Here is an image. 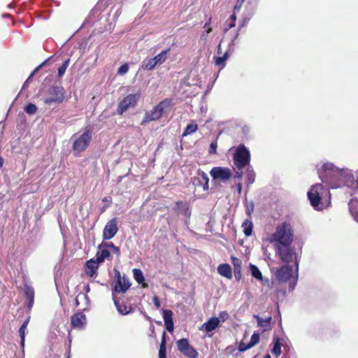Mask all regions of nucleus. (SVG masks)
I'll use <instances>...</instances> for the list:
<instances>
[{
    "instance_id": "obj_1",
    "label": "nucleus",
    "mask_w": 358,
    "mask_h": 358,
    "mask_svg": "<svg viewBox=\"0 0 358 358\" xmlns=\"http://www.w3.org/2000/svg\"><path fill=\"white\" fill-rule=\"evenodd\" d=\"M317 173L322 182L315 184L308 192L310 205L317 210L327 206V201L330 199L329 189H345L352 194L358 189V170L354 172L348 168H339L331 162H323L317 169Z\"/></svg>"
},
{
    "instance_id": "obj_2",
    "label": "nucleus",
    "mask_w": 358,
    "mask_h": 358,
    "mask_svg": "<svg viewBox=\"0 0 358 358\" xmlns=\"http://www.w3.org/2000/svg\"><path fill=\"white\" fill-rule=\"evenodd\" d=\"M268 240L271 243H276L275 248L290 246L293 241V229L291 224L287 222L279 224Z\"/></svg>"
},
{
    "instance_id": "obj_3",
    "label": "nucleus",
    "mask_w": 358,
    "mask_h": 358,
    "mask_svg": "<svg viewBox=\"0 0 358 358\" xmlns=\"http://www.w3.org/2000/svg\"><path fill=\"white\" fill-rule=\"evenodd\" d=\"M277 279L280 282L289 281V291H293L298 281V272L295 271V267L292 265H285L275 272Z\"/></svg>"
},
{
    "instance_id": "obj_4",
    "label": "nucleus",
    "mask_w": 358,
    "mask_h": 358,
    "mask_svg": "<svg viewBox=\"0 0 358 358\" xmlns=\"http://www.w3.org/2000/svg\"><path fill=\"white\" fill-rule=\"evenodd\" d=\"M65 90L63 87L52 85L44 93L43 100L45 105L56 106L62 103L65 99Z\"/></svg>"
},
{
    "instance_id": "obj_5",
    "label": "nucleus",
    "mask_w": 358,
    "mask_h": 358,
    "mask_svg": "<svg viewBox=\"0 0 358 358\" xmlns=\"http://www.w3.org/2000/svg\"><path fill=\"white\" fill-rule=\"evenodd\" d=\"M171 104L172 101L169 99L162 100L151 110L145 113L141 124H145L148 122L159 120L164 114H166L169 112Z\"/></svg>"
},
{
    "instance_id": "obj_6",
    "label": "nucleus",
    "mask_w": 358,
    "mask_h": 358,
    "mask_svg": "<svg viewBox=\"0 0 358 358\" xmlns=\"http://www.w3.org/2000/svg\"><path fill=\"white\" fill-rule=\"evenodd\" d=\"M92 138V131L89 127H85L82 134H74L71 139H73L72 149L75 154L77 155L85 150L88 148Z\"/></svg>"
},
{
    "instance_id": "obj_7",
    "label": "nucleus",
    "mask_w": 358,
    "mask_h": 358,
    "mask_svg": "<svg viewBox=\"0 0 358 358\" xmlns=\"http://www.w3.org/2000/svg\"><path fill=\"white\" fill-rule=\"evenodd\" d=\"M251 155L249 149L243 143L235 148L233 154L234 164L236 169H244L250 165Z\"/></svg>"
},
{
    "instance_id": "obj_8",
    "label": "nucleus",
    "mask_w": 358,
    "mask_h": 358,
    "mask_svg": "<svg viewBox=\"0 0 358 358\" xmlns=\"http://www.w3.org/2000/svg\"><path fill=\"white\" fill-rule=\"evenodd\" d=\"M276 249L277 252L278 253L281 260L287 263L293 262V266L295 267V271L296 272L299 271V260L298 258V254L295 252L292 249H291L290 246L286 247H278Z\"/></svg>"
},
{
    "instance_id": "obj_9",
    "label": "nucleus",
    "mask_w": 358,
    "mask_h": 358,
    "mask_svg": "<svg viewBox=\"0 0 358 358\" xmlns=\"http://www.w3.org/2000/svg\"><path fill=\"white\" fill-rule=\"evenodd\" d=\"M140 96L141 94L138 92L136 94H129L124 97L121 101H120L117 106V114L122 115L129 108H134L139 100Z\"/></svg>"
},
{
    "instance_id": "obj_10",
    "label": "nucleus",
    "mask_w": 358,
    "mask_h": 358,
    "mask_svg": "<svg viewBox=\"0 0 358 358\" xmlns=\"http://www.w3.org/2000/svg\"><path fill=\"white\" fill-rule=\"evenodd\" d=\"M178 350L182 353L183 355L186 356L188 358H198L199 353L196 350L193 348L188 339L187 338H181L176 342Z\"/></svg>"
},
{
    "instance_id": "obj_11",
    "label": "nucleus",
    "mask_w": 358,
    "mask_h": 358,
    "mask_svg": "<svg viewBox=\"0 0 358 358\" xmlns=\"http://www.w3.org/2000/svg\"><path fill=\"white\" fill-rule=\"evenodd\" d=\"M210 174L213 180H220L223 182L228 180L232 176L230 169L221 166L213 167L210 170Z\"/></svg>"
},
{
    "instance_id": "obj_12",
    "label": "nucleus",
    "mask_w": 358,
    "mask_h": 358,
    "mask_svg": "<svg viewBox=\"0 0 358 358\" xmlns=\"http://www.w3.org/2000/svg\"><path fill=\"white\" fill-rule=\"evenodd\" d=\"M192 180L194 186H202L204 191L209 189V178L202 170L198 169L196 175L192 178Z\"/></svg>"
},
{
    "instance_id": "obj_13",
    "label": "nucleus",
    "mask_w": 358,
    "mask_h": 358,
    "mask_svg": "<svg viewBox=\"0 0 358 358\" xmlns=\"http://www.w3.org/2000/svg\"><path fill=\"white\" fill-rule=\"evenodd\" d=\"M118 231L117 222L116 218L110 220L104 227L103 231V240H110L113 238Z\"/></svg>"
},
{
    "instance_id": "obj_14",
    "label": "nucleus",
    "mask_w": 358,
    "mask_h": 358,
    "mask_svg": "<svg viewBox=\"0 0 358 358\" xmlns=\"http://www.w3.org/2000/svg\"><path fill=\"white\" fill-rule=\"evenodd\" d=\"M287 342H289L287 338H280L277 336H274L273 337V348L271 349V352L276 357H279L282 353V346H283L285 348L287 345Z\"/></svg>"
},
{
    "instance_id": "obj_15",
    "label": "nucleus",
    "mask_w": 358,
    "mask_h": 358,
    "mask_svg": "<svg viewBox=\"0 0 358 358\" xmlns=\"http://www.w3.org/2000/svg\"><path fill=\"white\" fill-rule=\"evenodd\" d=\"M71 326L74 329H85L87 324V318L85 315L81 312L74 314L71 317Z\"/></svg>"
},
{
    "instance_id": "obj_16",
    "label": "nucleus",
    "mask_w": 358,
    "mask_h": 358,
    "mask_svg": "<svg viewBox=\"0 0 358 358\" xmlns=\"http://www.w3.org/2000/svg\"><path fill=\"white\" fill-rule=\"evenodd\" d=\"M131 283L129 282V278H127L125 275L122 276V278L117 279L114 285V291L115 292H122L124 293L130 287Z\"/></svg>"
},
{
    "instance_id": "obj_17",
    "label": "nucleus",
    "mask_w": 358,
    "mask_h": 358,
    "mask_svg": "<svg viewBox=\"0 0 358 358\" xmlns=\"http://www.w3.org/2000/svg\"><path fill=\"white\" fill-rule=\"evenodd\" d=\"M173 312L171 310H163V319L164 321V324L166 327V329L172 332L174 329V324L173 322Z\"/></svg>"
},
{
    "instance_id": "obj_18",
    "label": "nucleus",
    "mask_w": 358,
    "mask_h": 358,
    "mask_svg": "<svg viewBox=\"0 0 358 358\" xmlns=\"http://www.w3.org/2000/svg\"><path fill=\"white\" fill-rule=\"evenodd\" d=\"M220 325V319L217 317H210L201 327V329L206 332L214 331Z\"/></svg>"
},
{
    "instance_id": "obj_19",
    "label": "nucleus",
    "mask_w": 358,
    "mask_h": 358,
    "mask_svg": "<svg viewBox=\"0 0 358 358\" xmlns=\"http://www.w3.org/2000/svg\"><path fill=\"white\" fill-rule=\"evenodd\" d=\"M113 299L114 301V304L120 314L122 315H126L133 312V308L130 306H127L124 303H120L116 299L114 294H113Z\"/></svg>"
},
{
    "instance_id": "obj_20",
    "label": "nucleus",
    "mask_w": 358,
    "mask_h": 358,
    "mask_svg": "<svg viewBox=\"0 0 358 358\" xmlns=\"http://www.w3.org/2000/svg\"><path fill=\"white\" fill-rule=\"evenodd\" d=\"M24 294L25 295V297L27 298L28 303H27V308L29 309H31L34 305V290L33 287L31 286L25 284L23 288Z\"/></svg>"
},
{
    "instance_id": "obj_21",
    "label": "nucleus",
    "mask_w": 358,
    "mask_h": 358,
    "mask_svg": "<svg viewBox=\"0 0 358 358\" xmlns=\"http://www.w3.org/2000/svg\"><path fill=\"white\" fill-rule=\"evenodd\" d=\"M99 263L101 262H99L97 258L96 259H91L87 262L86 266L89 269L88 274L90 277H93L96 273Z\"/></svg>"
},
{
    "instance_id": "obj_22",
    "label": "nucleus",
    "mask_w": 358,
    "mask_h": 358,
    "mask_svg": "<svg viewBox=\"0 0 358 358\" xmlns=\"http://www.w3.org/2000/svg\"><path fill=\"white\" fill-rule=\"evenodd\" d=\"M349 210L353 219L358 222V199L355 198L350 201Z\"/></svg>"
},
{
    "instance_id": "obj_23",
    "label": "nucleus",
    "mask_w": 358,
    "mask_h": 358,
    "mask_svg": "<svg viewBox=\"0 0 358 358\" xmlns=\"http://www.w3.org/2000/svg\"><path fill=\"white\" fill-rule=\"evenodd\" d=\"M217 272L222 276H224L228 279L232 278L231 268L228 264H222L218 266Z\"/></svg>"
},
{
    "instance_id": "obj_24",
    "label": "nucleus",
    "mask_w": 358,
    "mask_h": 358,
    "mask_svg": "<svg viewBox=\"0 0 358 358\" xmlns=\"http://www.w3.org/2000/svg\"><path fill=\"white\" fill-rule=\"evenodd\" d=\"M253 14H254L253 9H250V10L243 13L242 18L241 19V20L238 22V31H240L243 27H244L245 26H246L248 24L249 21L253 16Z\"/></svg>"
},
{
    "instance_id": "obj_25",
    "label": "nucleus",
    "mask_w": 358,
    "mask_h": 358,
    "mask_svg": "<svg viewBox=\"0 0 358 358\" xmlns=\"http://www.w3.org/2000/svg\"><path fill=\"white\" fill-rule=\"evenodd\" d=\"M99 251L96 253L97 259L99 262H103L106 258L110 256V250L106 248H101V243L98 247Z\"/></svg>"
},
{
    "instance_id": "obj_26",
    "label": "nucleus",
    "mask_w": 358,
    "mask_h": 358,
    "mask_svg": "<svg viewBox=\"0 0 358 358\" xmlns=\"http://www.w3.org/2000/svg\"><path fill=\"white\" fill-rule=\"evenodd\" d=\"M176 210L179 213L182 214L187 218L191 215V210L189 206L182 201L176 203Z\"/></svg>"
},
{
    "instance_id": "obj_27",
    "label": "nucleus",
    "mask_w": 358,
    "mask_h": 358,
    "mask_svg": "<svg viewBox=\"0 0 358 358\" xmlns=\"http://www.w3.org/2000/svg\"><path fill=\"white\" fill-rule=\"evenodd\" d=\"M170 51L171 49L169 48H166L154 57V59L156 61L157 65H161L165 62L168 58Z\"/></svg>"
},
{
    "instance_id": "obj_28",
    "label": "nucleus",
    "mask_w": 358,
    "mask_h": 358,
    "mask_svg": "<svg viewBox=\"0 0 358 358\" xmlns=\"http://www.w3.org/2000/svg\"><path fill=\"white\" fill-rule=\"evenodd\" d=\"M245 176L247 178V184L248 185H252L255 182V173L251 165H248L245 166Z\"/></svg>"
},
{
    "instance_id": "obj_29",
    "label": "nucleus",
    "mask_w": 358,
    "mask_h": 358,
    "mask_svg": "<svg viewBox=\"0 0 358 358\" xmlns=\"http://www.w3.org/2000/svg\"><path fill=\"white\" fill-rule=\"evenodd\" d=\"M29 322V317H28L27 319H26L24 321V322L22 323V324L21 325V327L19 329V334H20V345L22 347V348H24V345L26 331H27V328Z\"/></svg>"
},
{
    "instance_id": "obj_30",
    "label": "nucleus",
    "mask_w": 358,
    "mask_h": 358,
    "mask_svg": "<svg viewBox=\"0 0 358 358\" xmlns=\"http://www.w3.org/2000/svg\"><path fill=\"white\" fill-rule=\"evenodd\" d=\"M157 65L154 57L145 59L141 64V68L144 70L152 71Z\"/></svg>"
},
{
    "instance_id": "obj_31",
    "label": "nucleus",
    "mask_w": 358,
    "mask_h": 358,
    "mask_svg": "<svg viewBox=\"0 0 358 358\" xmlns=\"http://www.w3.org/2000/svg\"><path fill=\"white\" fill-rule=\"evenodd\" d=\"M166 333L164 331L159 350V358H166Z\"/></svg>"
},
{
    "instance_id": "obj_32",
    "label": "nucleus",
    "mask_w": 358,
    "mask_h": 358,
    "mask_svg": "<svg viewBox=\"0 0 358 358\" xmlns=\"http://www.w3.org/2000/svg\"><path fill=\"white\" fill-rule=\"evenodd\" d=\"M255 317L257 318V324L259 327L264 328V331L270 329L271 317H268L266 319H262L258 315H256Z\"/></svg>"
},
{
    "instance_id": "obj_33",
    "label": "nucleus",
    "mask_w": 358,
    "mask_h": 358,
    "mask_svg": "<svg viewBox=\"0 0 358 358\" xmlns=\"http://www.w3.org/2000/svg\"><path fill=\"white\" fill-rule=\"evenodd\" d=\"M249 266L252 276L258 280H263V276L259 268L252 264H250Z\"/></svg>"
},
{
    "instance_id": "obj_34",
    "label": "nucleus",
    "mask_w": 358,
    "mask_h": 358,
    "mask_svg": "<svg viewBox=\"0 0 358 358\" xmlns=\"http://www.w3.org/2000/svg\"><path fill=\"white\" fill-rule=\"evenodd\" d=\"M232 52H231L230 50H227L224 54L223 55V56L222 57H217L215 58V65L218 66H224V62H226V60L229 58L230 54H231Z\"/></svg>"
},
{
    "instance_id": "obj_35",
    "label": "nucleus",
    "mask_w": 358,
    "mask_h": 358,
    "mask_svg": "<svg viewBox=\"0 0 358 358\" xmlns=\"http://www.w3.org/2000/svg\"><path fill=\"white\" fill-rule=\"evenodd\" d=\"M197 129H198V125L194 122H192L185 129L182 136H186L188 135H191V134L195 133L197 131Z\"/></svg>"
},
{
    "instance_id": "obj_36",
    "label": "nucleus",
    "mask_w": 358,
    "mask_h": 358,
    "mask_svg": "<svg viewBox=\"0 0 358 358\" xmlns=\"http://www.w3.org/2000/svg\"><path fill=\"white\" fill-rule=\"evenodd\" d=\"M242 227L243 228L244 234L246 236H250L252 235L253 224L251 221L246 220L242 224Z\"/></svg>"
},
{
    "instance_id": "obj_37",
    "label": "nucleus",
    "mask_w": 358,
    "mask_h": 358,
    "mask_svg": "<svg viewBox=\"0 0 358 358\" xmlns=\"http://www.w3.org/2000/svg\"><path fill=\"white\" fill-rule=\"evenodd\" d=\"M134 278L138 284H142L144 282V275L142 271L139 268H134L132 270Z\"/></svg>"
},
{
    "instance_id": "obj_38",
    "label": "nucleus",
    "mask_w": 358,
    "mask_h": 358,
    "mask_svg": "<svg viewBox=\"0 0 358 358\" xmlns=\"http://www.w3.org/2000/svg\"><path fill=\"white\" fill-rule=\"evenodd\" d=\"M69 63H70V59L68 58L67 59H66L63 64H62V66H60L59 68H58V71H57V76L59 78H62L64 73H65V71L66 70V69L68 68L69 65Z\"/></svg>"
},
{
    "instance_id": "obj_39",
    "label": "nucleus",
    "mask_w": 358,
    "mask_h": 358,
    "mask_svg": "<svg viewBox=\"0 0 358 358\" xmlns=\"http://www.w3.org/2000/svg\"><path fill=\"white\" fill-rule=\"evenodd\" d=\"M101 248H106L109 250H110V252L115 254H118L120 252L119 248L116 247L113 243L102 242Z\"/></svg>"
},
{
    "instance_id": "obj_40",
    "label": "nucleus",
    "mask_w": 358,
    "mask_h": 358,
    "mask_svg": "<svg viewBox=\"0 0 358 358\" xmlns=\"http://www.w3.org/2000/svg\"><path fill=\"white\" fill-rule=\"evenodd\" d=\"M24 110L27 114L34 115L37 110V107L35 104L30 103H28L24 107Z\"/></svg>"
},
{
    "instance_id": "obj_41",
    "label": "nucleus",
    "mask_w": 358,
    "mask_h": 358,
    "mask_svg": "<svg viewBox=\"0 0 358 358\" xmlns=\"http://www.w3.org/2000/svg\"><path fill=\"white\" fill-rule=\"evenodd\" d=\"M259 339H260L259 334L257 332H254L252 334V335L250 338V341L248 343L252 348L259 342Z\"/></svg>"
},
{
    "instance_id": "obj_42",
    "label": "nucleus",
    "mask_w": 358,
    "mask_h": 358,
    "mask_svg": "<svg viewBox=\"0 0 358 358\" xmlns=\"http://www.w3.org/2000/svg\"><path fill=\"white\" fill-rule=\"evenodd\" d=\"M232 263L234 264V270L238 273V270H241V260L237 257H232Z\"/></svg>"
},
{
    "instance_id": "obj_43",
    "label": "nucleus",
    "mask_w": 358,
    "mask_h": 358,
    "mask_svg": "<svg viewBox=\"0 0 358 358\" xmlns=\"http://www.w3.org/2000/svg\"><path fill=\"white\" fill-rule=\"evenodd\" d=\"M239 36V31L238 30L236 33L235 36L233 37V38L231 40L230 43L229 44V47L227 50H230L231 52H234V45L235 42L237 40L238 37Z\"/></svg>"
},
{
    "instance_id": "obj_44",
    "label": "nucleus",
    "mask_w": 358,
    "mask_h": 358,
    "mask_svg": "<svg viewBox=\"0 0 358 358\" xmlns=\"http://www.w3.org/2000/svg\"><path fill=\"white\" fill-rule=\"evenodd\" d=\"M238 348L240 352H243L252 348V347L250 346V345L249 343L246 344L244 342L241 341L239 343Z\"/></svg>"
},
{
    "instance_id": "obj_45",
    "label": "nucleus",
    "mask_w": 358,
    "mask_h": 358,
    "mask_svg": "<svg viewBox=\"0 0 358 358\" xmlns=\"http://www.w3.org/2000/svg\"><path fill=\"white\" fill-rule=\"evenodd\" d=\"M217 139L211 142L209 148V153L210 155L216 154L217 152Z\"/></svg>"
},
{
    "instance_id": "obj_46",
    "label": "nucleus",
    "mask_w": 358,
    "mask_h": 358,
    "mask_svg": "<svg viewBox=\"0 0 358 358\" xmlns=\"http://www.w3.org/2000/svg\"><path fill=\"white\" fill-rule=\"evenodd\" d=\"M129 71V66L127 64H124L120 66L117 71L119 75H124Z\"/></svg>"
},
{
    "instance_id": "obj_47",
    "label": "nucleus",
    "mask_w": 358,
    "mask_h": 358,
    "mask_svg": "<svg viewBox=\"0 0 358 358\" xmlns=\"http://www.w3.org/2000/svg\"><path fill=\"white\" fill-rule=\"evenodd\" d=\"M245 1V0H237L236 4L234 6V11L239 12Z\"/></svg>"
},
{
    "instance_id": "obj_48",
    "label": "nucleus",
    "mask_w": 358,
    "mask_h": 358,
    "mask_svg": "<svg viewBox=\"0 0 358 358\" xmlns=\"http://www.w3.org/2000/svg\"><path fill=\"white\" fill-rule=\"evenodd\" d=\"M229 317V314L226 311H221L219 314V319L220 321L222 320V322H224L227 318Z\"/></svg>"
},
{
    "instance_id": "obj_49",
    "label": "nucleus",
    "mask_w": 358,
    "mask_h": 358,
    "mask_svg": "<svg viewBox=\"0 0 358 358\" xmlns=\"http://www.w3.org/2000/svg\"><path fill=\"white\" fill-rule=\"evenodd\" d=\"M234 178L241 180L243 177V169H236Z\"/></svg>"
},
{
    "instance_id": "obj_50",
    "label": "nucleus",
    "mask_w": 358,
    "mask_h": 358,
    "mask_svg": "<svg viewBox=\"0 0 358 358\" xmlns=\"http://www.w3.org/2000/svg\"><path fill=\"white\" fill-rule=\"evenodd\" d=\"M86 299L87 301H88V296L87 294H80L77 298L76 299V304L77 306L79 305V299Z\"/></svg>"
},
{
    "instance_id": "obj_51",
    "label": "nucleus",
    "mask_w": 358,
    "mask_h": 358,
    "mask_svg": "<svg viewBox=\"0 0 358 358\" xmlns=\"http://www.w3.org/2000/svg\"><path fill=\"white\" fill-rule=\"evenodd\" d=\"M153 302L157 308H159L160 307V302L157 296L154 297Z\"/></svg>"
},
{
    "instance_id": "obj_52",
    "label": "nucleus",
    "mask_w": 358,
    "mask_h": 358,
    "mask_svg": "<svg viewBox=\"0 0 358 358\" xmlns=\"http://www.w3.org/2000/svg\"><path fill=\"white\" fill-rule=\"evenodd\" d=\"M235 25H236L235 21H229L228 28L225 29V31H227L229 29L234 27Z\"/></svg>"
},
{
    "instance_id": "obj_53",
    "label": "nucleus",
    "mask_w": 358,
    "mask_h": 358,
    "mask_svg": "<svg viewBox=\"0 0 358 358\" xmlns=\"http://www.w3.org/2000/svg\"><path fill=\"white\" fill-rule=\"evenodd\" d=\"M234 276L236 280H240L241 276V270H238V273L236 272V271H234Z\"/></svg>"
},
{
    "instance_id": "obj_54",
    "label": "nucleus",
    "mask_w": 358,
    "mask_h": 358,
    "mask_svg": "<svg viewBox=\"0 0 358 358\" xmlns=\"http://www.w3.org/2000/svg\"><path fill=\"white\" fill-rule=\"evenodd\" d=\"M150 330L151 331L150 336H152V337H155V327H154V325L152 324H151L150 326Z\"/></svg>"
},
{
    "instance_id": "obj_55",
    "label": "nucleus",
    "mask_w": 358,
    "mask_h": 358,
    "mask_svg": "<svg viewBox=\"0 0 358 358\" xmlns=\"http://www.w3.org/2000/svg\"><path fill=\"white\" fill-rule=\"evenodd\" d=\"M250 131V129L247 126H244L242 127V132L245 134V135H247L248 134Z\"/></svg>"
},
{
    "instance_id": "obj_56",
    "label": "nucleus",
    "mask_w": 358,
    "mask_h": 358,
    "mask_svg": "<svg viewBox=\"0 0 358 358\" xmlns=\"http://www.w3.org/2000/svg\"><path fill=\"white\" fill-rule=\"evenodd\" d=\"M115 276L117 278V280L122 278V277L121 276L120 272L117 269H115Z\"/></svg>"
},
{
    "instance_id": "obj_57",
    "label": "nucleus",
    "mask_w": 358,
    "mask_h": 358,
    "mask_svg": "<svg viewBox=\"0 0 358 358\" xmlns=\"http://www.w3.org/2000/svg\"><path fill=\"white\" fill-rule=\"evenodd\" d=\"M237 11H234V13L230 16L229 19V21H235L236 22V13Z\"/></svg>"
},
{
    "instance_id": "obj_58",
    "label": "nucleus",
    "mask_w": 358,
    "mask_h": 358,
    "mask_svg": "<svg viewBox=\"0 0 358 358\" xmlns=\"http://www.w3.org/2000/svg\"><path fill=\"white\" fill-rule=\"evenodd\" d=\"M48 60H45L44 61L42 64H41L36 69L35 71L31 74L30 76H32L33 74L36 71H38L39 69H41L46 62H47Z\"/></svg>"
},
{
    "instance_id": "obj_59",
    "label": "nucleus",
    "mask_w": 358,
    "mask_h": 358,
    "mask_svg": "<svg viewBox=\"0 0 358 358\" xmlns=\"http://www.w3.org/2000/svg\"><path fill=\"white\" fill-rule=\"evenodd\" d=\"M84 291L85 292V293H86V294H87V293H88V292H90V285H85V287H84Z\"/></svg>"
},
{
    "instance_id": "obj_60",
    "label": "nucleus",
    "mask_w": 358,
    "mask_h": 358,
    "mask_svg": "<svg viewBox=\"0 0 358 358\" xmlns=\"http://www.w3.org/2000/svg\"><path fill=\"white\" fill-rule=\"evenodd\" d=\"M236 186H237V189H238V193H241V190H242V185H241V183L238 182Z\"/></svg>"
},
{
    "instance_id": "obj_61",
    "label": "nucleus",
    "mask_w": 358,
    "mask_h": 358,
    "mask_svg": "<svg viewBox=\"0 0 358 358\" xmlns=\"http://www.w3.org/2000/svg\"><path fill=\"white\" fill-rule=\"evenodd\" d=\"M122 13V10H121V8H118L116 11H115V16L116 17H118Z\"/></svg>"
},
{
    "instance_id": "obj_62",
    "label": "nucleus",
    "mask_w": 358,
    "mask_h": 358,
    "mask_svg": "<svg viewBox=\"0 0 358 358\" xmlns=\"http://www.w3.org/2000/svg\"><path fill=\"white\" fill-rule=\"evenodd\" d=\"M210 24V20H209L208 22H206L204 24V28L208 27Z\"/></svg>"
},
{
    "instance_id": "obj_63",
    "label": "nucleus",
    "mask_w": 358,
    "mask_h": 358,
    "mask_svg": "<svg viewBox=\"0 0 358 358\" xmlns=\"http://www.w3.org/2000/svg\"><path fill=\"white\" fill-rule=\"evenodd\" d=\"M103 202H108V203H110V202H111V201H110V200H108L107 197H104V198L103 199Z\"/></svg>"
},
{
    "instance_id": "obj_64",
    "label": "nucleus",
    "mask_w": 358,
    "mask_h": 358,
    "mask_svg": "<svg viewBox=\"0 0 358 358\" xmlns=\"http://www.w3.org/2000/svg\"><path fill=\"white\" fill-rule=\"evenodd\" d=\"M263 358H271V356H270V355L266 354V355L264 356Z\"/></svg>"
}]
</instances>
